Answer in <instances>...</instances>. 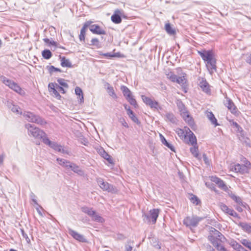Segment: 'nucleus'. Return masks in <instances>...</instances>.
<instances>
[{
	"label": "nucleus",
	"mask_w": 251,
	"mask_h": 251,
	"mask_svg": "<svg viewBox=\"0 0 251 251\" xmlns=\"http://www.w3.org/2000/svg\"><path fill=\"white\" fill-rule=\"evenodd\" d=\"M208 239L219 251H227L224 247L221 245L222 243L225 242V237L215 228L211 227Z\"/></svg>",
	"instance_id": "nucleus-1"
},
{
	"label": "nucleus",
	"mask_w": 251,
	"mask_h": 251,
	"mask_svg": "<svg viewBox=\"0 0 251 251\" xmlns=\"http://www.w3.org/2000/svg\"><path fill=\"white\" fill-rule=\"evenodd\" d=\"M198 52L203 61L206 62V66L208 69H210L212 72L216 70V60L211 50H199Z\"/></svg>",
	"instance_id": "nucleus-2"
},
{
	"label": "nucleus",
	"mask_w": 251,
	"mask_h": 251,
	"mask_svg": "<svg viewBox=\"0 0 251 251\" xmlns=\"http://www.w3.org/2000/svg\"><path fill=\"white\" fill-rule=\"evenodd\" d=\"M25 126V128L28 130V134L32 136L35 138L42 139L44 142V139L48 138L46 134L42 130L34 126V125L27 124Z\"/></svg>",
	"instance_id": "nucleus-3"
},
{
	"label": "nucleus",
	"mask_w": 251,
	"mask_h": 251,
	"mask_svg": "<svg viewBox=\"0 0 251 251\" xmlns=\"http://www.w3.org/2000/svg\"><path fill=\"white\" fill-rule=\"evenodd\" d=\"M204 218L197 215L187 216L184 219L183 223L186 227H189L193 232V228L197 227L199 223Z\"/></svg>",
	"instance_id": "nucleus-4"
},
{
	"label": "nucleus",
	"mask_w": 251,
	"mask_h": 251,
	"mask_svg": "<svg viewBox=\"0 0 251 251\" xmlns=\"http://www.w3.org/2000/svg\"><path fill=\"white\" fill-rule=\"evenodd\" d=\"M23 116L27 121L30 122L35 123L40 125H45L47 123L44 119L31 112L25 111L23 113Z\"/></svg>",
	"instance_id": "nucleus-5"
},
{
	"label": "nucleus",
	"mask_w": 251,
	"mask_h": 251,
	"mask_svg": "<svg viewBox=\"0 0 251 251\" xmlns=\"http://www.w3.org/2000/svg\"><path fill=\"white\" fill-rule=\"evenodd\" d=\"M159 210L158 209H153L150 211L149 214H144L143 215V220L145 222L148 224L152 223L154 224L156 222V220L158 217Z\"/></svg>",
	"instance_id": "nucleus-6"
},
{
	"label": "nucleus",
	"mask_w": 251,
	"mask_h": 251,
	"mask_svg": "<svg viewBox=\"0 0 251 251\" xmlns=\"http://www.w3.org/2000/svg\"><path fill=\"white\" fill-rule=\"evenodd\" d=\"M97 182L100 188L103 191H106L112 193L117 192V189L115 187L107 182L104 181L102 178L100 177L97 178Z\"/></svg>",
	"instance_id": "nucleus-7"
},
{
	"label": "nucleus",
	"mask_w": 251,
	"mask_h": 251,
	"mask_svg": "<svg viewBox=\"0 0 251 251\" xmlns=\"http://www.w3.org/2000/svg\"><path fill=\"white\" fill-rule=\"evenodd\" d=\"M225 99L224 101V105L228 109L230 110L232 114H236L238 113L239 111L232 100L226 96L225 97Z\"/></svg>",
	"instance_id": "nucleus-8"
},
{
	"label": "nucleus",
	"mask_w": 251,
	"mask_h": 251,
	"mask_svg": "<svg viewBox=\"0 0 251 251\" xmlns=\"http://www.w3.org/2000/svg\"><path fill=\"white\" fill-rule=\"evenodd\" d=\"M44 143L49 145L50 147L53 149L54 150L57 151L58 152L65 153V151L63 149L62 146L58 145L56 143L52 142L50 141L48 138H45L44 139Z\"/></svg>",
	"instance_id": "nucleus-9"
},
{
	"label": "nucleus",
	"mask_w": 251,
	"mask_h": 251,
	"mask_svg": "<svg viewBox=\"0 0 251 251\" xmlns=\"http://www.w3.org/2000/svg\"><path fill=\"white\" fill-rule=\"evenodd\" d=\"M68 232L69 234L71 235L75 239L78 241L79 242L82 243L87 242V239L85 238V237L83 235L78 233V232L73 230L72 229L69 228Z\"/></svg>",
	"instance_id": "nucleus-10"
},
{
	"label": "nucleus",
	"mask_w": 251,
	"mask_h": 251,
	"mask_svg": "<svg viewBox=\"0 0 251 251\" xmlns=\"http://www.w3.org/2000/svg\"><path fill=\"white\" fill-rule=\"evenodd\" d=\"M199 85L205 93L208 94L210 93V89L209 88V84L206 81V79L202 77L199 78Z\"/></svg>",
	"instance_id": "nucleus-11"
},
{
	"label": "nucleus",
	"mask_w": 251,
	"mask_h": 251,
	"mask_svg": "<svg viewBox=\"0 0 251 251\" xmlns=\"http://www.w3.org/2000/svg\"><path fill=\"white\" fill-rule=\"evenodd\" d=\"M90 30L94 34L98 35H105L106 34L105 31L102 29L98 25H90L89 26Z\"/></svg>",
	"instance_id": "nucleus-12"
},
{
	"label": "nucleus",
	"mask_w": 251,
	"mask_h": 251,
	"mask_svg": "<svg viewBox=\"0 0 251 251\" xmlns=\"http://www.w3.org/2000/svg\"><path fill=\"white\" fill-rule=\"evenodd\" d=\"M123 13L122 10L116 9L115 10L114 14L111 17V21L115 24H120L122 22L121 15Z\"/></svg>",
	"instance_id": "nucleus-13"
},
{
	"label": "nucleus",
	"mask_w": 251,
	"mask_h": 251,
	"mask_svg": "<svg viewBox=\"0 0 251 251\" xmlns=\"http://www.w3.org/2000/svg\"><path fill=\"white\" fill-rule=\"evenodd\" d=\"M220 206L221 210L225 213L229 214L234 217L236 218L238 217V214L233 209L229 208L225 204L221 203L220 204Z\"/></svg>",
	"instance_id": "nucleus-14"
},
{
	"label": "nucleus",
	"mask_w": 251,
	"mask_h": 251,
	"mask_svg": "<svg viewBox=\"0 0 251 251\" xmlns=\"http://www.w3.org/2000/svg\"><path fill=\"white\" fill-rule=\"evenodd\" d=\"M232 169L235 172L239 173L241 174L248 173L249 171V170L247 168L246 166H244L243 165H241L238 163L235 164Z\"/></svg>",
	"instance_id": "nucleus-15"
},
{
	"label": "nucleus",
	"mask_w": 251,
	"mask_h": 251,
	"mask_svg": "<svg viewBox=\"0 0 251 251\" xmlns=\"http://www.w3.org/2000/svg\"><path fill=\"white\" fill-rule=\"evenodd\" d=\"M180 112L181 115L184 120L187 122L190 126H193L194 125V121L192 120V117L190 116L188 112L186 109H184V111Z\"/></svg>",
	"instance_id": "nucleus-16"
},
{
	"label": "nucleus",
	"mask_w": 251,
	"mask_h": 251,
	"mask_svg": "<svg viewBox=\"0 0 251 251\" xmlns=\"http://www.w3.org/2000/svg\"><path fill=\"white\" fill-rule=\"evenodd\" d=\"M69 169H71L74 172L80 176H83L84 175V171L80 169L78 166L74 163H71Z\"/></svg>",
	"instance_id": "nucleus-17"
},
{
	"label": "nucleus",
	"mask_w": 251,
	"mask_h": 251,
	"mask_svg": "<svg viewBox=\"0 0 251 251\" xmlns=\"http://www.w3.org/2000/svg\"><path fill=\"white\" fill-rule=\"evenodd\" d=\"M105 86H106V91L109 95L113 99L116 100L118 97L114 92L113 87L108 82L105 83Z\"/></svg>",
	"instance_id": "nucleus-18"
},
{
	"label": "nucleus",
	"mask_w": 251,
	"mask_h": 251,
	"mask_svg": "<svg viewBox=\"0 0 251 251\" xmlns=\"http://www.w3.org/2000/svg\"><path fill=\"white\" fill-rule=\"evenodd\" d=\"M100 154L105 160H106L109 163L112 164L113 160L110 156L102 148H101L99 151Z\"/></svg>",
	"instance_id": "nucleus-19"
},
{
	"label": "nucleus",
	"mask_w": 251,
	"mask_h": 251,
	"mask_svg": "<svg viewBox=\"0 0 251 251\" xmlns=\"http://www.w3.org/2000/svg\"><path fill=\"white\" fill-rule=\"evenodd\" d=\"M125 107L126 109H127V114L129 117V118L135 123H136L138 125H139L140 124V122L138 120L137 117L135 115L132 110H131L130 109L128 108L127 109L126 105L125 106Z\"/></svg>",
	"instance_id": "nucleus-20"
},
{
	"label": "nucleus",
	"mask_w": 251,
	"mask_h": 251,
	"mask_svg": "<svg viewBox=\"0 0 251 251\" xmlns=\"http://www.w3.org/2000/svg\"><path fill=\"white\" fill-rule=\"evenodd\" d=\"M60 58L61 59V65L62 67L68 68L72 67V63L69 59H67L64 56L61 57V56H60Z\"/></svg>",
	"instance_id": "nucleus-21"
},
{
	"label": "nucleus",
	"mask_w": 251,
	"mask_h": 251,
	"mask_svg": "<svg viewBox=\"0 0 251 251\" xmlns=\"http://www.w3.org/2000/svg\"><path fill=\"white\" fill-rule=\"evenodd\" d=\"M160 140L163 145L169 148L172 151L174 152L175 151L174 146L171 143H169L161 134H160Z\"/></svg>",
	"instance_id": "nucleus-22"
},
{
	"label": "nucleus",
	"mask_w": 251,
	"mask_h": 251,
	"mask_svg": "<svg viewBox=\"0 0 251 251\" xmlns=\"http://www.w3.org/2000/svg\"><path fill=\"white\" fill-rule=\"evenodd\" d=\"M121 90L122 91L123 95L126 99L132 96L130 90L126 86H121Z\"/></svg>",
	"instance_id": "nucleus-23"
},
{
	"label": "nucleus",
	"mask_w": 251,
	"mask_h": 251,
	"mask_svg": "<svg viewBox=\"0 0 251 251\" xmlns=\"http://www.w3.org/2000/svg\"><path fill=\"white\" fill-rule=\"evenodd\" d=\"M207 117L208 119L210 121L211 123L215 126L219 125L217 123V119L215 118L214 114L212 112H208L207 113Z\"/></svg>",
	"instance_id": "nucleus-24"
},
{
	"label": "nucleus",
	"mask_w": 251,
	"mask_h": 251,
	"mask_svg": "<svg viewBox=\"0 0 251 251\" xmlns=\"http://www.w3.org/2000/svg\"><path fill=\"white\" fill-rule=\"evenodd\" d=\"M166 121H168L173 124H176L177 120L172 113H167L165 115Z\"/></svg>",
	"instance_id": "nucleus-25"
},
{
	"label": "nucleus",
	"mask_w": 251,
	"mask_h": 251,
	"mask_svg": "<svg viewBox=\"0 0 251 251\" xmlns=\"http://www.w3.org/2000/svg\"><path fill=\"white\" fill-rule=\"evenodd\" d=\"M93 221L97 222L102 223L104 222V219L98 214L95 211H94V214L91 216Z\"/></svg>",
	"instance_id": "nucleus-26"
},
{
	"label": "nucleus",
	"mask_w": 251,
	"mask_h": 251,
	"mask_svg": "<svg viewBox=\"0 0 251 251\" xmlns=\"http://www.w3.org/2000/svg\"><path fill=\"white\" fill-rule=\"evenodd\" d=\"M75 93L76 95L78 96V99L79 100V102L82 103L84 101L83 95V92L80 88L79 87H76L75 88Z\"/></svg>",
	"instance_id": "nucleus-27"
},
{
	"label": "nucleus",
	"mask_w": 251,
	"mask_h": 251,
	"mask_svg": "<svg viewBox=\"0 0 251 251\" xmlns=\"http://www.w3.org/2000/svg\"><path fill=\"white\" fill-rule=\"evenodd\" d=\"M57 161L60 165L68 169H69V166L71 164V162L64 159L57 158Z\"/></svg>",
	"instance_id": "nucleus-28"
},
{
	"label": "nucleus",
	"mask_w": 251,
	"mask_h": 251,
	"mask_svg": "<svg viewBox=\"0 0 251 251\" xmlns=\"http://www.w3.org/2000/svg\"><path fill=\"white\" fill-rule=\"evenodd\" d=\"M239 226L242 228L244 231L249 233L251 232V226L245 222L240 223Z\"/></svg>",
	"instance_id": "nucleus-29"
},
{
	"label": "nucleus",
	"mask_w": 251,
	"mask_h": 251,
	"mask_svg": "<svg viewBox=\"0 0 251 251\" xmlns=\"http://www.w3.org/2000/svg\"><path fill=\"white\" fill-rule=\"evenodd\" d=\"M165 28L169 35H174L176 34V30L171 25L170 23L166 24L165 25Z\"/></svg>",
	"instance_id": "nucleus-30"
},
{
	"label": "nucleus",
	"mask_w": 251,
	"mask_h": 251,
	"mask_svg": "<svg viewBox=\"0 0 251 251\" xmlns=\"http://www.w3.org/2000/svg\"><path fill=\"white\" fill-rule=\"evenodd\" d=\"M190 134L188 136L189 142L192 145L195 146L197 145V138L192 131H190Z\"/></svg>",
	"instance_id": "nucleus-31"
},
{
	"label": "nucleus",
	"mask_w": 251,
	"mask_h": 251,
	"mask_svg": "<svg viewBox=\"0 0 251 251\" xmlns=\"http://www.w3.org/2000/svg\"><path fill=\"white\" fill-rule=\"evenodd\" d=\"M190 151L191 153L194 155V156H195L196 158L199 159H200L198 147L194 146L193 147H191L190 148Z\"/></svg>",
	"instance_id": "nucleus-32"
},
{
	"label": "nucleus",
	"mask_w": 251,
	"mask_h": 251,
	"mask_svg": "<svg viewBox=\"0 0 251 251\" xmlns=\"http://www.w3.org/2000/svg\"><path fill=\"white\" fill-rule=\"evenodd\" d=\"M93 23L91 21H86L85 23H84L82 28H81L80 30V34H86V30L87 28L89 27V26H90V25L92 24Z\"/></svg>",
	"instance_id": "nucleus-33"
},
{
	"label": "nucleus",
	"mask_w": 251,
	"mask_h": 251,
	"mask_svg": "<svg viewBox=\"0 0 251 251\" xmlns=\"http://www.w3.org/2000/svg\"><path fill=\"white\" fill-rule=\"evenodd\" d=\"M81 210L83 212L87 214L90 217L92 216L94 214V210L92 208L88 207H83L81 208Z\"/></svg>",
	"instance_id": "nucleus-34"
},
{
	"label": "nucleus",
	"mask_w": 251,
	"mask_h": 251,
	"mask_svg": "<svg viewBox=\"0 0 251 251\" xmlns=\"http://www.w3.org/2000/svg\"><path fill=\"white\" fill-rule=\"evenodd\" d=\"M43 57L46 59H49L52 56V53L49 50H45L42 52Z\"/></svg>",
	"instance_id": "nucleus-35"
},
{
	"label": "nucleus",
	"mask_w": 251,
	"mask_h": 251,
	"mask_svg": "<svg viewBox=\"0 0 251 251\" xmlns=\"http://www.w3.org/2000/svg\"><path fill=\"white\" fill-rule=\"evenodd\" d=\"M47 69H48L49 73L51 75L52 73L55 72H62V71L61 69L55 68L53 66H47Z\"/></svg>",
	"instance_id": "nucleus-36"
},
{
	"label": "nucleus",
	"mask_w": 251,
	"mask_h": 251,
	"mask_svg": "<svg viewBox=\"0 0 251 251\" xmlns=\"http://www.w3.org/2000/svg\"><path fill=\"white\" fill-rule=\"evenodd\" d=\"M9 107L13 112L18 114H22V112H20V107L19 106H18L17 105H15L11 104V105H9Z\"/></svg>",
	"instance_id": "nucleus-37"
},
{
	"label": "nucleus",
	"mask_w": 251,
	"mask_h": 251,
	"mask_svg": "<svg viewBox=\"0 0 251 251\" xmlns=\"http://www.w3.org/2000/svg\"><path fill=\"white\" fill-rule=\"evenodd\" d=\"M176 133H177L178 136L182 139H185L186 137V134L183 129L180 128H177L176 129Z\"/></svg>",
	"instance_id": "nucleus-38"
},
{
	"label": "nucleus",
	"mask_w": 251,
	"mask_h": 251,
	"mask_svg": "<svg viewBox=\"0 0 251 251\" xmlns=\"http://www.w3.org/2000/svg\"><path fill=\"white\" fill-rule=\"evenodd\" d=\"M0 80L7 86H9L10 83L12 82V80L7 78L5 76L1 75L0 76Z\"/></svg>",
	"instance_id": "nucleus-39"
},
{
	"label": "nucleus",
	"mask_w": 251,
	"mask_h": 251,
	"mask_svg": "<svg viewBox=\"0 0 251 251\" xmlns=\"http://www.w3.org/2000/svg\"><path fill=\"white\" fill-rule=\"evenodd\" d=\"M149 106L152 109L154 108L155 109H161V108L159 105V103L157 101L155 100H152V101L149 104Z\"/></svg>",
	"instance_id": "nucleus-40"
},
{
	"label": "nucleus",
	"mask_w": 251,
	"mask_h": 251,
	"mask_svg": "<svg viewBox=\"0 0 251 251\" xmlns=\"http://www.w3.org/2000/svg\"><path fill=\"white\" fill-rule=\"evenodd\" d=\"M176 76H177L172 72H170L167 75V78L173 82H176Z\"/></svg>",
	"instance_id": "nucleus-41"
},
{
	"label": "nucleus",
	"mask_w": 251,
	"mask_h": 251,
	"mask_svg": "<svg viewBox=\"0 0 251 251\" xmlns=\"http://www.w3.org/2000/svg\"><path fill=\"white\" fill-rule=\"evenodd\" d=\"M217 185L220 189L225 191L228 190L227 186L225 184V182L222 180H221Z\"/></svg>",
	"instance_id": "nucleus-42"
},
{
	"label": "nucleus",
	"mask_w": 251,
	"mask_h": 251,
	"mask_svg": "<svg viewBox=\"0 0 251 251\" xmlns=\"http://www.w3.org/2000/svg\"><path fill=\"white\" fill-rule=\"evenodd\" d=\"M190 201L192 203L196 205H198L200 202V201L199 200L198 197L194 195H192Z\"/></svg>",
	"instance_id": "nucleus-43"
},
{
	"label": "nucleus",
	"mask_w": 251,
	"mask_h": 251,
	"mask_svg": "<svg viewBox=\"0 0 251 251\" xmlns=\"http://www.w3.org/2000/svg\"><path fill=\"white\" fill-rule=\"evenodd\" d=\"M20 231L23 235V237L25 239L26 242L28 244H29L30 243V240L29 238L28 237L27 234L26 233H25L24 229L20 228Z\"/></svg>",
	"instance_id": "nucleus-44"
},
{
	"label": "nucleus",
	"mask_w": 251,
	"mask_h": 251,
	"mask_svg": "<svg viewBox=\"0 0 251 251\" xmlns=\"http://www.w3.org/2000/svg\"><path fill=\"white\" fill-rule=\"evenodd\" d=\"M57 82L61 86L65 88H68L69 87L68 84L65 82V79L63 78H58L57 79Z\"/></svg>",
	"instance_id": "nucleus-45"
},
{
	"label": "nucleus",
	"mask_w": 251,
	"mask_h": 251,
	"mask_svg": "<svg viewBox=\"0 0 251 251\" xmlns=\"http://www.w3.org/2000/svg\"><path fill=\"white\" fill-rule=\"evenodd\" d=\"M142 99L144 102L148 105H149L152 100L151 98L144 95L142 96Z\"/></svg>",
	"instance_id": "nucleus-46"
},
{
	"label": "nucleus",
	"mask_w": 251,
	"mask_h": 251,
	"mask_svg": "<svg viewBox=\"0 0 251 251\" xmlns=\"http://www.w3.org/2000/svg\"><path fill=\"white\" fill-rule=\"evenodd\" d=\"M241 242L244 246L248 249L251 246V242L247 239H242Z\"/></svg>",
	"instance_id": "nucleus-47"
},
{
	"label": "nucleus",
	"mask_w": 251,
	"mask_h": 251,
	"mask_svg": "<svg viewBox=\"0 0 251 251\" xmlns=\"http://www.w3.org/2000/svg\"><path fill=\"white\" fill-rule=\"evenodd\" d=\"M126 100L130 103V104L136 106L137 105L136 101L132 96L126 99Z\"/></svg>",
	"instance_id": "nucleus-48"
},
{
	"label": "nucleus",
	"mask_w": 251,
	"mask_h": 251,
	"mask_svg": "<svg viewBox=\"0 0 251 251\" xmlns=\"http://www.w3.org/2000/svg\"><path fill=\"white\" fill-rule=\"evenodd\" d=\"M13 90L15 91L17 93H20L22 91L21 88L18 85L17 83H15V85H14L11 88Z\"/></svg>",
	"instance_id": "nucleus-49"
},
{
	"label": "nucleus",
	"mask_w": 251,
	"mask_h": 251,
	"mask_svg": "<svg viewBox=\"0 0 251 251\" xmlns=\"http://www.w3.org/2000/svg\"><path fill=\"white\" fill-rule=\"evenodd\" d=\"M176 82L179 84H183L185 82L184 76H176Z\"/></svg>",
	"instance_id": "nucleus-50"
},
{
	"label": "nucleus",
	"mask_w": 251,
	"mask_h": 251,
	"mask_svg": "<svg viewBox=\"0 0 251 251\" xmlns=\"http://www.w3.org/2000/svg\"><path fill=\"white\" fill-rule=\"evenodd\" d=\"M242 161L244 163L243 165L246 166L247 168L250 170L251 168V163L250 161H249L248 160L246 159V158L243 157V159H242Z\"/></svg>",
	"instance_id": "nucleus-51"
},
{
	"label": "nucleus",
	"mask_w": 251,
	"mask_h": 251,
	"mask_svg": "<svg viewBox=\"0 0 251 251\" xmlns=\"http://www.w3.org/2000/svg\"><path fill=\"white\" fill-rule=\"evenodd\" d=\"M91 44L90 45L91 46H96L97 47L99 46V40L97 38H93L91 41Z\"/></svg>",
	"instance_id": "nucleus-52"
},
{
	"label": "nucleus",
	"mask_w": 251,
	"mask_h": 251,
	"mask_svg": "<svg viewBox=\"0 0 251 251\" xmlns=\"http://www.w3.org/2000/svg\"><path fill=\"white\" fill-rule=\"evenodd\" d=\"M230 245L236 250H237V249H238L240 245L235 241H231L230 243Z\"/></svg>",
	"instance_id": "nucleus-53"
},
{
	"label": "nucleus",
	"mask_w": 251,
	"mask_h": 251,
	"mask_svg": "<svg viewBox=\"0 0 251 251\" xmlns=\"http://www.w3.org/2000/svg\"><path fill=\"white\" fill-rule=\"evenodd\" d=\"M52 94L54 97H55L57 99L59 100L61 98V96L58 92L57 89H53V91H52Z\"/></svg>",
	"instance_id": "nucleus-54"
},
{
	"label": "nucleus",
	"mask_w": 251,
	"mask_h": 251,
	"mask_svg": "<svg viewBox=\"0 0 251 251\" xmlns=\"http://www.w3.org/2000/svg\"><path fill=\"white\" fill-rule=\"evenodd\" d=\"M232 126H234L237 129V131L241 132L243 131L242 127L235 122L232 123Z\"/></svg>",
	"instance_id": "nucleus-55"
},
{
	"label": "nucleus",
	"mask_w": 251,
	"mask_h": 251,
	"mask_svg": "<svg viewBox=\"0 0 251 251\" xmlns=\"http://www.w3.org/2000/svg\"><path fill=\"white\" fill-rule=\"evenodd\" d=\"M177 106L180 112L184 111V109H186L185 108L184 105L182 103V102L181 101H179L177 103Z\"/></svg>",
	"instance_id": "nucleus-56"
},
{
	"label": "nucleus",
	"mask_w": 251,
	"mask_h": 251,
	"mask_svg": "<svg viewBox=\"0 0 251 251\" xmlns=\"http://www.w3.org/2000/svg\"><path fill=\"white\" fill-rule=\"evenodd\" d=\"M221 180L222 179H221L220 178H219L216 176H212L211 177V180L212 181H213V182H215L216 184H218V183L220 182Z\"/></svg>",
	"instance_id": "nucleus-57"
},
{
	"label": "nucleus",
	"mask_w": 251,
	"mask_h": 251,
	"mask_svg": "<svg viewBox=\"0 0 251 251\" xmlns=\"http://www.w3.org/2000/svg\"><path fill=\"white\" fill-rule=\"evenodd\" d=\"M237 203H238L239 205L240 204H243V201L241 198L238 196H237L233 199Z\"/></svg>",
	"instance_id": "nucleus-58"
},
{
	"label": "nucleus",
	"mask_w": 251,
	"mask_h": 251,
	"mask_svg": "<svg viewBox=\"0 0 251 251\" xmlns=\"http://www.w3.org/2000/svg\"><path fill=\"white\" fill-rule=\"evenodd\" d=\"M119 121L124 126L127 127V128L128 127V124L126 122V121L124 118H120L119 120Z\"/></svg>",
	"instance_id": "nucleus-59"
},
{
	"label": "nucleus",
	"mask_w": 251,
	"mask_h": 251,
	"mask_svg": "<svg viewBox=\"0 0 251 251\" xmlns=\"http://www.w3.org/2000/svg\"><path fill=\"white\" fill-rule=\"evenodd\" d=\"M102 55L107 58H111L115 56L114 54H113L111 52L103 53Z\"/></svg>",
	"instance_id": "nucleus-60"
},
{
	"label": "nucleus",
	"mask_w": 251,
	"mask_h": 251,
	"mask_svg": "<svg viewBox=\"0 0 251 251\" xmlns=\"http://www.w3.org/2000/svg\"><path fill=\"white\" fill-rule=\"evenodd\" d=\"M53 89H56V88H55L54 84L53 83H50L49 84V90L50 92H52L53 91Z\"/></svg>",
	"instance_id": "nucleus-61"
},
{
	"label": "nucleus",
	"mask_w": 251,
	"mask_h": 251,
	"mask_svg": "<svg viewBox=\"0 0 251 251\" xmlns=\"http://www.w3.org/2000/svg\"><path fill=\"white\" fill-rule=\"evenodd\" d=\"M56 88L58 91H61L62 93L64 94L65 93L64 88L62 87L59 86L57 84H56Z\"/></svg>",
	"instance_id": "nucleus-62"
},
{
	"label": "nucleus",
	"mask_w": 251,
	"mask_h": 251,
	"mask_svg": "<svg viewBox=\"0 0 251 251\" xmlns=\"http://www.w3.org/2000/svg\"><path fill=\"white\" fill-rule=\"evenodd\" d=\"M202 156H203V160H204L205 163L206 165H209V162L208 159L206 156V155L205 153H203Z\"/></svg>",
	"instance_id": "nucleus-63"
},
{
	"label": "nucleus",
	"mask_w": 251,
	"mask_h": 251,
	"mask_svg": "<svg viewBox=\"0 0 251 251\" xmlns=\"http://www.w3.org/2000/svg\"><path fill=\"white\" fill-rule=\"evenodd\" d=\"M246 61L249 64L251 65V54L248 55Z\"/></svg>",
	"instance_id": "nucleus-64"
}]
</instances>
